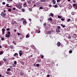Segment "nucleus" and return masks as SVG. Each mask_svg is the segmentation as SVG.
Masks as SVG:
<instances>
[{"instance_id": "f257e3e1", "label": "nucleus", "mask_w": 77, "mask_h": 77, "mask_svg": "<svg viewBox=\"0 0 77 77\" xmlns=\"http://www.w3.org/2000/svg\"><path fill=\"white\" fill-rule=\"evenodd\" d=\"M61 27L60 26H57V28L56 29V32L57 33H59L60 32V30Z\"/></svg>"}, {"instance_id": "f03ea898", "label": "nucleus", "mask_w": 77, "mask_h": 77, "mask_svg": "<svg viewBox=\"0 0 77 77\" xmlns=\"http://www.w3.org/2000/svg\"><path fill=\"white\" fill-rule=\"evenodd\" d=\"M1 15L2 17H3V18H5V16L6 15V14L3 12H2L1 13Z\"/></svg>"}, {"instance_id": "7ed1b4c3", "label": "nucleus", "mask_w": 77, "mask_h": 77, "mask_svg": "<svg viewBox=\"0 0 77 77\" xmlns=\"http://www.w3.org/2000/svg\"><path fill=\"white\" fill-rule=\"evenodd\" d=\"M21 4H19L16 5V7L18 8L19 9H21L22 8V6Z\"/></svg>"}, {"instance_id": "20e7f679", "label": "nucleus", "mask_w": 77, "mask_h": 77, "mask_svg": "<svg viewBox=\"0 0 77 77\" xmlns=\"http://www.w3.org/2000/svg\"><path fill=\"white\" fill-rule=\"evenodd\" d=\"M19 56H20V57H21L22 56V54H23V52H22V51H19Z\"/></svg>"}, {"instance_id": "39448f33", "label": "nucleus", "mask_w": 77, "mask_h": 77, "mask_svg": "<svg viewBox=\"0 0 77 77\" xmlns=\"http://www.w3.org/2000/svg\"><path fill=\"white\" fill-rule=\"evenodd\" d=\"M60 44H61L60 42H58L57 43V46H58V47H60Z\"/></svg>"}, {"instance_id": "423d86ee", "label": "nucleus", "mask_w": 77, "mask_h": 77, "mask_svg": "<svg viewBox=\"0 0 77 77\" xmlns=\"http://www.w3.org/2000/svg\"><path fill=\"white\" fill-rule=\"evenodd\" d=\"M54 17V14H53V13H51L49 15V17Z\"/></svg>"}, {"instance_id": "0eeeda50", "label": "nucleus", "mask_w": 77, "mask_h": 77, "mask_svg": "<svg viewBox=\"0 0 77 77\" xmlns=\"http://www.w3.org/2000/svg\"><path fill=\"white\" fill-rule=\"evenodd\" d=\"M3 59L5 63H7V60H6V59L5 58H3Z\"/></svg>"}, {"instance_id": "6e6552de", "label": "nucleus", "mask_w": 77, "mask_h": 77, "mask_svg": "<svg viewBox=\"0 0 77 77\" xmlns=\"http://www.w3.org/2000/svg\"><path fill=\"white\" fill-rule=\"evenodd\" d=\"M23 24H24V25H26V24H27V22L26 20H24L23 21Z\"/></svg>"}, {"instance_id": "1a4fd4ad", "label": "nucleus", "mask_w": 77, "mask_h": 77, "mask_svg": "<svg viewBox=\"0 0 77 77\" xmlns=\"http://www.w3.org/2000/svg\"><path fill=\"white\" fill-rule=\"evenodd\" d=\"M61 26L63 28H65V25H63V24H61Z\"/></svg>"}, {"instance_id": "9d476101", "label": "nucleus", "mask_w": 77, "mask_h": 77, "mask_svg": "<svg viewBox=\"0 0 77 77\" xmlns=\"http://www.w3.org/2000/svg\"><path fill=\"white\" fill-rule=\"evenodd\" d=\"M3 64V61H0V66H1Z\"/></svg>"}, {"instance_id": "9b49d317", "label": "nucleus", "mask_w": 77, "mask_h": 77, "mask_svg": "<svg viewBox=\"0 0 77 77\" xmlns=\"http://www.w3.org/2000/svg\"><path fill=\"white\" fill-rule=\"evenodd\" d=\"M52 2H53V4H54V5H55V4H56V1H55V0H53Z\"/></svg>"}, {"instance_id": "f8f14e48", "label": "nucleus", "mask_w": 77, "mask_h": 77, "mask_svg": "<svg viewBox=\"0 0 77 77\" xmlns=\"http://www.w3.org/2000/svg\"><path fill=\"white\" fill-rule=\"evenodd\" d=\"M11 36V37H12V35L11 34H8V38H9V37Z\"/></svg>"}, {"instance_id": "ddd939ff", "label": "nucleus", "mask_w": 77, "mask_h": 77, "mask_svg": "<svg viewBox=\"0 0 77 77\" xmlns=\"http://www.w3.org/2000/svg\"><path fill=\"white\" fill-rule=\"evenodd\" d=\"M51 31H49L48 32V34H51Z\"/></svg>"}, {"instance_id": "4468645a", "label": "nucleus", "mask_w": 77, "mask_h": 77, "mask_svg": "<svg viewBox=\"0 0 77 77\" xmlns=\"http://www.w3.org/2000/svg\"><path fill=\"white\" fill-rule=\"evenodd\" d=\"M46 0H41L40 2H45Z\"/></svg>"}, {"instance_id": "2eb2a0df", "label": "nucleus", "mask_w": 77, "mask_h": 77, "mask_svg": "<svg viewBox=\"0 0 77 77\" xmlns=\"http://www.w3.org/2000/svg\"><path fill=\"white\" fill-rule=\"evenodd\" d=\"M7 34L8 35H11V32H10V31H8V32H7Z\"/></svg>"}, {"instance_id": "dca6fc26", "label": "nucleus", "mask_w": 77, "mask_h": 77, "mask_svg": "<svg viewBox=\"0 0 77 77\" xmlns=\"http://www.w3.org/2000/svg\"><path fill=\"white\" fill-rule=\"evenodd\" d=\"M9 72H6V73L7 74H8V75H9Z\"/></svg>"}, {"instance_id": "f3484780", "label": "nucleus", "mask_w": 77, "mask_h": 77, "mask_svg": "<svg viewBox=\"0 0 77 77\" xmlns=\"http://www.w3.org/2000/svg\"><path fill=\"white\" fill-rule=\"evenodd\" d=\"M49 20H50V21H52V19H51V17H50L49 19Z\"/></svg>"}, {"instance_id": "a211bd4d", "label": "nucleus", "mask_w": 77, "mask_h": 77, "mask_svg": "<svg viewBox=\"0 0 77 77\" xmlns=\"http://www.w3.org/2000/svg\"><path fill=\"white\" fill-rule=\"evenodd\" d=\"M3 51L0 52V55H2V54H3Z\"/></svg>"}, {"instance_id": "6ab92c4d", "label": "nucleus", "mask_w": 77, "mask_h": 77, "mask_svg": "<svg viewBox=\"0 0 77 77\" xmlns=\"http://www.w3.org/2000/svg\"><path fill=\"white\" fill-rule=\"evenodd\" d=\"M58 18H62V16H58Z\"/></svg>"}, {"instance_id": "aec40b11", "label": "nucleus", "mask_w": 77, "mask_h": 77, "mask_svg": "<svg viewBox=\"0 0 77 77\" xmlns=\"http://www.w3.org/2000/svg\"><path fill=\"white\" fill-rule=\"evenodd\" d=\"M27 2L29 5V4H30V3H31V2H30V1H27Z\"/></svg>"}, {"instance_id": "412c9836", "label": "nucleus", "mask_w": 77, "mask_h": 77, "mask_svg": "<svg viewBox=\"0 0 77 77\" xmlns=\"http://www.w3.org/2000/svg\"><path fill=\"white\" fill-rule=\"evenodd\" d=\"M36 66L37 67H39V64H37Z\"/></svg>"}, {"instance_id": "4be33fe9", "label": "nucleus", "mask_w": 77, "mask_h": 77, "mask_svg": "<svg viewBox=\"0 0 77 77\" xmlns=\"http://www.w3.org/2000/svg\"><path fill=\"white\" fill-rule=\"evenodd\" d=\"M10 48H11V49H13V48H14V46L12 45V46L10 47Z\"/></svg>"}, {"instance_id": "5701e85b", "label": "nucleus", "mask_w": 77, "mask_h": 77, "mask_svg": "<svg viewBox=\"0 0 77 77\" xmlns=\"http://www.w3.org/2000/svg\"><path fill=\"white\" fill-rule=\"evenodd\" d=\"M2 32H5V29H2Z\"/></svg>"}, {"instance_id": "b1692460", "label": "nucleus", "mask_w": 77, "mask_h": 77, "mask_svg": "<svg viewBox=\"0 0 77 77\" xmlns=\"http://www.w3.org/2000/svg\"><path fill=\"white\" fill-rule=\"evenodd\" d=\"M41 59H43V58H44V55H41Z\"/></svg>"}, {"instance_id": "393cba45", "label": "nucleus", "mask_w": 77, "mask_h": 77, "mask_svg": "<svg viewBox=\"0 0 77 77\" xmlns=\"http://www.w3.org/2000/svg\"><path fill=\"white\" fill-rule=\"evenodd\" d=\"M11 71V69H10V68H8V69H7V71Z\"/></svg>"}, {"instance_id": "a878e982", "label": "nucleus", "mask_w": 77, "mask_h": 77, "mask_svg": "<svg viewBox=\"0 0 77 77\" xmlns=\"http://www.w3.org/2000/svg\"><path fill=\"white\" fill-rule=\"evenodd\" d=\"M6 30L7 31H9L10 29H9V28H8V29H6Z\"/></svg>"}, {"instance_id": "bb28decb", "label": "nucleus", "mask_w": 77, "mask_h": 77, "mask_svg": "<svg viewBox=\"0 0 77 77\" xmlns=\"http://www.w3.org/2000/svg\"><path fill=\"white\" fill-rule=\"evenodd\" d=\"M17 61H15L14 63V64H15V65H17Z\"/></svg>"}, {"instance_id": "cd10ccee", "label": "nucleus", "mask_w": 77, "mask_h": 77, "mask_svg": "<svg viewBox=\"0 0 77 77\" xmlns=\"http://www.w3.org/2000/svg\"><path fill=\"white\" fill-rule=\"evenodd\" d=\"M8 35L7 34H6L5 35V37L6 38H8Z\"/></svg>"}, {"instance_id": "c85d7f7f", "label": "nucleus", "mask_w": 77, "mask_h": 77, "mask_svg": "<svg viewBox=\"0 0 77 77\" xmlns=\"http://www.w3.org/2000/svg\"><path fill=\"white\" fill-rule=\"evenodd\" d=\"M17 55H18V54H17V53H15V54H14V56H17Z\"/></svg>"}, {"instance_id": "c756f323", "label": "nucleus", "mask_w": 77, "mask_h": 77, "mask_svg": "<svg viewBox=\"0 0 77 77\" xmlns=\"http://www.w3.org/2000/svg\"><path fill=\"white\" fill-rule=\"evenodd\" d=\"M8 12H11V9L10 8L8 10Z\"/></svg>"}, {"instance_id": "7c9ffc66", "label": "nucleus", "mask_w": 77, "mask_h": 77, "mask_svg": "<svg viewBox=\"0 0 77 77\" xmlns=\"http://www.w3.org/2000/svg\"><path fill=\"white\" fill-rule=\"evenodd\" d=\"M6 6H7V8H9V4H6Z\"/></svg>"}, {"instance_id": "2f4dec72", "label": "nucleus", "mask_w": 77, "mask_h": 77, "mask_svg": "<svg viewBox=\"0 0 77 77\" xmlns=\"http://www.w3.org/2000/svg\"><path fill=\"white\" fill-rule=\"evenodd\" d=\"M61 21H65V19L63 18H62V19H61Z\"/></svg>"}, {"instance_id": "473e14b6", "label": "nucleus", "mask_w": 77, "mask_h": 77, "mask_svg": "<svg viewBox=\"0 0 77 77\" xmlns=\"http://www.w3.org/2000/svg\"><path fill=\"white\" fill-rule=\"evenodd\" d=\"M41 62V59H40L38 60V62L40 63Z\"/></svg>"}, {"instance_id": "72a5a7b5", "label": "nucleus", "mask_w": 77, "mask_h": 77, "mask_svg": "<svg viewBox=\"0 0 77 77\" xmlns=\"http://www.w3.org/2000/svg\"><path fill=\"white\" fill-rule=\"evenodd\" d=\"M40 9H43V8L41 6L39 8Z\"/></svg>"}, {"instance_id": "f704fd0d", "label": "nucleus", "mask_w": 77, "mask_h": 77, "mask_svg": "<svg viewBox=\"0 0 77 77\" xmlns=\"http://www.w3.org/2000/svg\"><path fill=\"white\" fill-rule=\"evenodd\" d=\"M26 37V38H29V35L28 34H27Z\"/></svg>"}, {"instance_id": "c9c22d12", "label": "nucleus", "mask_w": 77, "mask_h": 77, "mask_svg": "<svg viewBox=\"0 0 77 77\" xmlns=\"http://www.w3.org/2000/svg\"><path fill=\"white\" fill-rule=\"evenodd\" d=\"M70 20H71V19H69L68 20H67V22H69V21H70Z\"/></svg>"}, {"instance_id": "e433bc0d", "label": "nucleus", "mask_w": 77, "mask_h": 77, "mask_svg": "<svg viewBox=\"0 0 77 77\" xmlns=\"http://www.w3.org/2000/svg\"><path fill=\"white\" fill-rule=\"evenodd\" d=\"M74 14H75L73 12H72V15H74Z\"/></svg>"}, {"instance_id": "4c0bfd02", "label": "nucleus", "mask_w": 77, "mask_h": 77, "mask_svg": "<svg viewBox=\"0 0 77 77\" xmlns=\"http://www.w3.org/2000/svg\"><path fill=\"white\" fill-rule=\"evenodd\" d=\"M72 51H69V53H72Z\"/></svg>"}, {"instance_id": "58836bf2", "label": "nucleus", "mask_w": 77, "mask_h": 77, "mask_svg": "<svg viewBox=\"0 0 77 77\" xmlns=\"http://www.w3.org/2000/svg\"><path fill=\"white\" fill-rule=\"evenodd\" d=\"M22 11L23 12H24V11H25V10H24V9H22Z\"/></svg>"}, {"instance_id": "ea45409f", "label": "nucleus", "mask_w": 77, "mask_h": 77, "mask_svg": "<svg viewBox=\"0 0 77 77\" xmlns=\"http://www.w3.org/2000/svg\"><path fill=\"white\" fill-rule=\"evenodd\" d=\"M4 39H5L4 38H2L1 39V40H2V41H4Z\"/></svg>"}, {"instance_id": "a19ab883", "label": "nucleus", "mask_w": 77, "mask_h": 77, "mask_svg": "<svg viewBox=\"0 0 77 77\" xmlns=\"http://www.w3.org/2000/svg\"><path fill=\"white\" fill-rule=\"evenodd\" d=\"M73 7H74V6H76V4L73 5Z\"/></svg>"}, {"instance_id": "79ce46f5", "label": "nucleus", "mask_w": 77, "mask_h": 77, "mask_svg": "<svg viewBox=\"0 0 77 77\" xmlns=\"http://www.w3.org/2000/svg\"><path fill=\"white\" fill-rule=\"evenodd\" d=\"M13 10H16V8H13Z\"/></svg>"}, {"instance_id": "37998d69", "label": "nucleus", "mask_w": 77, "mask_h": 77, "mask_svg": "<svg viewBox=\"0 0 77 77\" xmlns=\"http://www.w3.org/2000/svg\"><path fill=\"white\" fill-rule=\"evenodd\" d=\"M71 36H69L68 37V39H71Z\"/></svg>"}, {"instance_id": "c03bdc74", "label": "nucleus", "mask_w": 77, "mask_h": 77, "mask_svg": "<svg viewBox=\"0 0 77 77\" xmlns=\"http://www.w3.org/2000/svg\"><path fill=\"white\" fill-rule=\"evenodd\" d=\"M57 5H54V7L55 8H57Z\"/></svg>"}, {"instance_id": "a18cd8bd", "label": "nucleus", "mask_w": 77, "mask_h": 77, "mask_svg": "<svg viewBox=\"0 0 77 77\" xmlns=\"http://www.w3.org/2000/svg\"><path fill=\"white\" fill-rule=\"evenodd\" d=\"M7 1H8V2H9L11 1V2H12V0H7Z\"/></svg>"}, {"instance_id": "49530a36", "label": "nucleus", "mask_w": 77, "mask_h": 77, "mask_svg": "<svg viewBox=\"0 0 77 77\" xmlns=\"http://www.w3.org/2000/svg\"><path fill=\"white\" fill-rule=\"evenodd\" d=\"M44 26H46V23H44Z\"/></svg>"}, {"instance_id": "de8ad7c7", "label": "nucleus", "mask_w": 77, "mask_h": 77, "mask_svg": "<svg viewBox=\"0 0 77 77\" xmlns=\"http://www.w3.org/2000/svg\"><path fill=\"white\" fill-rule=\"evenodd\" d=\"M73 35H74V36H77V35H76V34H73Z\"/></svg>"}, {"instance_id": "09e8293b", "label": "nucleus", "mask_w": 77, "mask_h": 77, "mask_svg": "<svg viewBox=\"0 0 77 77\" xmlns=\"http://www.w3.org/2000/svg\"><path fill=\"white\" fill-rule=\"evenodd\" d=\"M2 33L3 35H4V34H5V31H2Z\"/></svg>"}, {"instance_id": "8fccbe9b", "label": "nucleus", "mask_w": 77, "mask_h": 77, "mask_svg": "<svg viewBox=\"0 0 77 77\" xmlns=\"http://www.w3.org/2000/svg\"><path fill=\"white\" fill-rule=\"evenodd\" d=\"M5 4H6V3H5V2H3V3H2V4H3V5H5Z\"/></svg>"}, {"instance_id": "3c124183", "label": "nucleus", "mask_w": 77, "mask_h": 77, "mask_svg": "<svg viewBox=\"0 0 77 77\" xmlns=\"http://www.w3.org/2000/svg\"><path fill=\"white\" fill-rule=\"evenodd\" d=\"M49 7H52V6L51 5H49Z\"/></svg>"}, {"instance_id": "603ef678", "label": "nucleus", "mask_w": 77, "mask_h": 77, "mask_svg": "<svg viewBox=\"0 0 77 77\" xmlns=\"http://www.w3.org/2000/svg\"><path fill=\"white\" fill-rule=\"evenodd\" d=\"M23 5H24V6H26V3H25Z\"/></svg>"}, {"instance_id": "864d4df0", "label": "nucleus", "mask_w": 77, "mask_h": 77, "mask_svg": "<svg viewBox=\"0 0 77 77\" xmlns=\"http://www.w3.org/2000/svg\"><path fill=\"white\" fill-rule=\"evenodd\" d=\"M47 77H50V75H47Z\"/></svg>"}, {"instance_id": "5fc2aeb1", "label": "nucleus", "mask_w": 77, "mask_h": 77, "mask_svg": "<svg viewBox=\"0 0 77 77\" xmlns=\"http://www.w3.org/2000/svg\"><path fill=\"white\" fill-rule=\"evenodd\" d=\"M17 34V35H20V33H18Z\"/></svg>"}, {"instance_id": "6e6d98bb", "label": "nucleus", "mask_w": 77, "mask_h": 77, "mask_svg": "<svg viewBox=\"0 0 77 77\" xmlns=\"http://www.w3.org/2000/svg\"><path fill=\"white\" fill-rule=\"evenodd\" d=\"M21 1H22V2H24L25 1V0H20Z\"/></svg>"}, {"instance_id": "4d7b16f0", "label": "nucleus", "mask_w": 77, "mask_h": 77, "mask_svg": "<svg viewBox=\"0 0 77 77\" xmlns=\"http://www.w3.org/2000/svg\"><path fill=\"white\" fill-rule=\"evenodd\" d=\"M14 59H15V58H14V57H13L12 58V59H13V60H14Z\"/></svg>"}, {"instance_id": "13d9d810", "label": "nucleus", "mask_w": 77, "mask_h": 77, "mask_svg": "<svg viewBox=\"0 0 77 77\" xmlns=\"http://www.w3.org/2000/svg\"><path fill=\"white\" fill-rule=\"evenodd\" d=\"M17 23V22H16V21H14V23Z\"/></svg>"}, {"instance_id": "bf43d9fd", "label": "nucleus", "mask_w": 77, "mask_h": 77, "mask_svg": "<svg viewBox=\"0 0 77 77\" xmlns=\"http://www.w3.org/2000/svg\"><path fill=\"white\" fill-rule=\"evenodd\" d=\"M4 12H6V10H5L3 11Z\"/></svg>"}, {"instance_id": "052dcab7", "label": "nucleus", "mask_w": 77, "mask_h": 77, "mask_svg": "<svg viewBox=\"0 0 77 77\" xmlns=\"http://www.w3.org/2000/svg\"><path fill=\"white\" fill-rule=\"evenodd\" d=\"M36 6V5L35 4H34V7Z\"/></svg>"}, {"instance_id": "680f3d73", "label": "nucleus", "mask_w": 77, "mask_h": 77, "mask_svg": "<svg viewBox=\"0 0 77 77\" xmlns=\"http://www.w3.org/2000/svg\"><path fill=\"white\" fill-rule=\"evenodd\" d=\"M67 1H68V2H70L71 1V0H67Z\"/></svg>"}, {"instance_id": "e2e57ef3", "label": "nucleus", "mask_w": 77, "mask_h": 77, "mask_svg": "<svg viewBox=\"0 0 77 77\" xmlns=\"http://www.w3.org/2000/svg\"><path fill=\"white\" fill-rule=\"evenodd\" d=\"M29 11H32V9H29Z\"/></svg>"}, {"instance_id": "0e129e2a", "label": "nucleus", "mask_w": 77, "mask_h": 77, "mask_svg": "<svg viewBox=\"0 0 77 77\" xmlns=\"http://www.w3.org/2000/svg\"><path fill=\"white\" fill-rule=\"evenodd\" d=\"M73 2H74V3H75V1H73Z\"/></svg>"}, {"instance_id": "69168bd1", "label": "nucleus", "mask_w": 77, "mask_h": 77, "mask_svg": "<svg viewBox=\"0 0 77 77\" xmlns=\"http://www.w3.org/2000/svg\"><path fill=\"white\" fill-rule=\"evenodd\" d=\"M11 7H12V6H11V5L9 6V8H11Z\"/></svg>"}, {"instance_id": "338daca9", "label": "nucleus", "mask_w": 77, "mask_h": 77, "mask_svg": "<svg viewBox=\"0 0 77 77\" xmlns=\"http://www.w3.org/2000/svg\"><path fill=\"white\" fill-rule=\"evenodd\" d=\"M14 32H17V30H16V29H15L14 30Z\"/></svg>"}, {"instance_id": "774afa93", "label": "nucleus", "mask_w": 77, "mask_h": 77, "mask_svg": "<svg viewBox=\"0 0 77 77\" xmlns=\"http://www.w3.org/2000/svg\"><path fill=\"white\" fill-rule=\"evenodd\" d=\"M59 2V0H57V2Z\"/></svg>"}]
</instances>
